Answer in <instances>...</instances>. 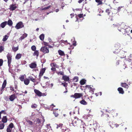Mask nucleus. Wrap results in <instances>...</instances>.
Returning a JSON list of instances; mask_svg holds the SVG:
<instances>
[{
	"label": "nucleus",
	"mask_w": 132,
	"mask_h": 132,
	"mask_svg": "<svg viewBox=\"0 0 132 132\" xmlns=\"http://www.w3.org/2000/svg\"><path fill=\"white\" fill-rule=\"evenodd\" d=\"M75 98H79L83 96V94L80 93H75Z\"/></svg>",
	"instance_id": "obj_7"
},
{
	"label": "nucleus",
	"mask_w": 132,
	"mask_h": 132,
	"mask_svg": "<svg viewBox=\"0 0 132 132\" xmlns=\"http://www.w3.org/2000/svg\"><path fill=\"white\" fill-rule=\"evenodd\" d=\"M120 46V45L119 44L116 45L115 46V47L117 49L116 50L114 51L113 52V53H114L117 54L119 52V51L118 50V49L119 48Z\"/></svg>",
	"instance_id": "obj_9"
},
{
	"label": "nucleus",
	"mask_w": 132,
	"mask_h": 132,
	"mask_svg": "<svg viewBox=\"0 0 132 132\" xmlns=\"http://www.w3.org/2000/svg\"><path fill=\"white\" fill-rule=\"evenodd\" d=\"M45 120L44 119V121H43V122L42 123V124L41 123L40 124V123L41 121L40 120V119H37V120L36 121V123L37 124H39V128H41L42 126L43 125V123L44 122Z\"/></svg>",
	"instance_id": "obj_6"
},
{
	"label": "nucleus",
	"mask_w": 132,
	"mask_h": 132,
	"mask_svg": "<svg viewBox=\"0 0 132 132\" xmlns=\"http://www.w3.org/2000/svg\"><path fill=\"white\" fill-rule=\"evenodd\" d=\"M29 66L31 68H34L36 67L37 65L35 63H32L29 65Z\"/></svg>",
	"instance_id": "obj_12"
},
{
	"label": "nucleus",
	"mask_w": 132,
	"mask_h": 132,
	"mask_svg": "<svg viewBox=\"0 0 132 132\" xmlns=\"http://www.w3.org/2000/svg\"><path fill=\"white\" fill-rule=\"evenodd\" d=\"M8 38V36L7 35H5V36H4L3 39V40L4 41H6Z\"/></svg>",
	"instance_id": "obj_35"
},
{
	"label": "nucleus",
	"mask_w": 132,
	"mask_h": 132,
	"mask_svg": "<svg viewBox=\"0 0 132 132\" xmlns=\"http://www.w3.org/2000/svg\"><path fill=\"white\" fill-rule=\"evenodd\" d=\"M78 78L77 77H75L73 79V81L75 82H77L78 81Z\"/></svg>",
	"instance_id": "obj_43"
},
{
	"label": "nucleus",
	"mask_w": 132,
	"mask_h": 132,
	"mask_svg": "<svg viewBox=\"0 0 132 132\" xmlns=\"http://www.w3.org/2000/svg\"><path fill=\"white\" fill-rule=\"evenodd\" d=\"M83 14H81L78 15V16L80 18H81L83 17Z\"/></svg>",
	"instance_id": "obj_50"
},
{
	"label": "nucleus",
	"mask_w": 132,
	"mask_h": 132,
	"mask_svg": "<svg viewBox=\"0 0 132 132\" xmlns=\"http://www.w3.org/2000/svg\"><path fill=\"white\" fill-rule=\"evenodd\" d=\"M26 121L28 122V124L30 125L31 126H32L33 124L32 122L29 120H26Z\"/></svg>",
	"instance_id": "obj_27"
},
{
	"label": "nucleus",
	"mask_w": 132,
	"mask_h": 132,
	"mask_svg": "<svg viewBox=\"0 0 132 132\" xmlns=\"http://www.w3.org/2000/svg\"><path fill=\"white\" fill-rule=\"evenodd\" d=\"M122 7H118V10H119Z\"/></svg>",
	"instance_id": "obj_63"
},
{
	"label": "nucleus",
	"mask_w": 132,
	"mask_h": 132,
	"mask_svg": "<svg viewBox=\"0 0 132 132\" xmlns=\"http://www.w3.org/2000/svg\"><path fill=\"white\" fill-rule=\"evenodd\" d=\"M50 124H47L46 125V127H47V128H48V126H50Z\"/></svg>",
	"instance_id": "obj_61"
},
{
	"label": "nucleus",
	"mask_w": 132,
	"mask_h": 132,
	"mask_svg": "<svg viewBox=\"0 0 132 132\" xmlns=\"http://www.w3.org/2000/svg\"><path fill=\"white\" fill-rule=\"evenodd\" d=\"M53 113L54 114V115L55 116V117H57L58 116V114L57 113H54V112H53Z\"/></svg>",
	"instance_id": "obj_55"
},
{
	"label": "nucleus",
	"mask_w": 132,
	"mask_h": 132,
	"mask_svg": "<svg viewBox=\"0 0 132 132\" xmlns=\"http://www.w3.org/2000/svg\"><path fill=\"white\" fill-rule=\"evenodd\" d=\"M12 130V129L11 128V129L9 127H7L6 131L7 132H11V130Z\"/></svg>",
	"instance_id": "obj_44"
},
{
	"label": "nucleus",
	"mask_w": 132,
	"mask_h": 132,
	"mask_svg": "<svg viewBox=\"0 0 132 132\" xmlns=\"http://www.w3.org/2000/svg\"><path fill=\"white\" fill-rule=\"evenodd\" d=\"M40 51L45 54L48 53L49 52L48 48L45 46L42 47L40 49Z\"/></svg>",
	"instance_id": "obj_4"
},
{
	"label": "nucleus",
	"mask_w": 132,
	"mask_h": 132,
	"mask_svg": "<svg viewBox=\"0 0 132 132\" xmlns=\"http://www.w3.org/2000/svg\"><path fill=\"white\" fill-rule=\"evenodd\" d=\"M53 83H52L50 84H49L50 87L51 88L53 86Z\"/></svg>",
	"instance_id": "obj_57"
},
{
	"label": "nucleus",
	"mask_w": 132,
	"mask_h": 132,
	"mask_svg": "<svg viewBox=\"0 0 132 132\" xmlns=\"http://www.w3.org/2000/svg\"><path fill=\"white\" fill-rule=\"evenodd\" d=\"M1 112V114L2 113H5V112L4 111V110L2 111L1 112Z\"/></svg>",
	"instance_id": "obj_60"
},
{
	"label": "nucleus",
	"mask_w": 132,
	"mask_h": 132,
	"mask_svg": "<svg viewBox=\"0 0 132 132\" xmlns=\"http://www.w3.org/2000/svg\"><path fill=\"white\" fill-rule=\"evenodd\" d=\"M39 55V52L38 51L36 50L34 52L33 54L34 56H36L37 57Z\"/></svg>",
	"instance_id": "obj_18"
},
{
	"label": "nucleus",
	"mask_w": 132,
	"mask_h": 132,
	"mask_svg": "<svg viewBox=\"0 0 132 132\" xmlns=\"http://www.w3.org/2000/svg\"><path fill=\"white\" fill-rule=\"evenodd\" d=\"M62 78L63 80L66 81H68L69 80V77L66 76H64L62 77Z\"/></svg>",
	"instance_id": "obj_14"
},
{
	"label": "nucleus",
	"mask_w": 132,
	"mask_h": 132,
	"mask_svg": "<svg viewBox=\"0 0 132 132\" xmlns=\"http://www.w3.org/2000/svg\"><path fill=\"white\" fill-rule=\"evenodd\" d=\"M51 70L53 71H55L56 70V68L54 67H52L51 69Z\"/></svg>",
	"instance_id": "obj_54"
},
{
	"label": "nucleus",
	"mask_w": 132,
	"mask_h": 132,
	"mask_svg": "<svg viewBox=\"0 0 132 132\" xmlns=\"http://www.w3.org/2000/svg\"><path fill=\"white\" fill-rule=\"evenodd\" d=\"M7 121V118L6 116L3 117L2 119V121L3 123H6Z\"/></svg>",
	"instance_id": "obj_17"
},
{
	"label": "nucleus",
	"mask_w": 132,
	"mask_h": 132,
	"mask_svg": "<svg viewBox=\"0 0 132 132\" xmlns=\"http://www.w3.org/2000/svg\"><path fill=\"white\" fill-rule=\"evenodd\" d=\"M6 56L7 59L8 65L9 67L10 68L11 65L10 64L11 61L12 56L10 53H8Z\"/></svg>",
	"instance_id": "obj_3"
},
{
	"label": "nucleus",
	"mask_w": 132,
	"mask_h": 132,
	"mask_svg": "<svg viewBox=\"0 0 132 132\" xmlns=\"http://www.w3.org/2000/svg\"><path fill=\"white\" fill-rule=\"evenodd\" d=\"M57 73L58 75H64L63 72L61 71L57 72Z\"/></svg>",
	"instance_id": "obj_45"
},
{
	"label": "nucleus",
	"mask_w": 132,
	"mask_h": 132,
	"mask_svg": "<svg viewBox=\"0 0 132 132\" xmlns=\"http://www.w3.org/2000/svg\"><path fill=\"white\" fill-rule=\"evenodd\" d=\"M7 127L10 128L11 129V128L12 129L13 127V124L12 123H11Z\"/></svg>",
	"instance_id": "obj_38"
},
{
	"label": "nucleus",
	"mask_w": 132,
	"mask_h": 132,
	"mask_svg": "<svg viewBox=\"0 0 132 132\" xmlns=\"http://www.w3.org/2000/svg\"><path fill=\"white\" fill-rule=\"evenodd\" d=\"M126 57V56L125 55V56H124V55H123L122 56H121V58H125V57Z\"/></svg>",
	"instance_id": "obj_62"
},
{
	"label": "nucleus",
	"mask_w": 132,
	"mask_h": 132,
	"mask_svg": "<svg viewBox=\"0 0 132 132\" xmlns=\"http://www.w3.org/2000/svg\"><path fill=\"white\" fill-rule=\"evenodd\" d=\"M31 50L33 51H35L36 50V47L34 45L32 46L31 47Z\"/></svg>",
	"instance_id": "obj_39"
},
{
	"label": "nucleus",
	"mask_w": 132,
	"mask_h": 132,
	"mask_svg": "<svg viewBox=\"0 0 132 132\" xmlns=\"http://www.w3.org/2000/svg\"><path fill=\"white\" fill-rule=\"evenodd\" d=\"M44 36L43 34H42L39 36V38L41 40H43L44 38Z\"/></svg>",
	"instance_id": "obj_33"
},
{
	"label": "nucleus",
	"mask_w": 132,
	"mask_h": 132,
	"mask_svg": "<svg viewBox=\"0 0 132 132\" xmlns=\"http://www.w3.org/2000/svg\"><path fill=\"white\" fill-rule=\"evenodd\" d=\"M3 63V61L2 59H0V66L2 65Z\"/></svg>",
	"instance_id": "obj_48"
},
{
	"label": "nucleus",
	"mask_w": 132,
	"mask_h": 132,
	"mask_svg": "<svg viewBox=\"0 0 132 132\" xmlns=\"http://www.w3.org/2000/svg\"><path fill=\"white\" fill-rule=\"evenodd\" d=\"M118 90L119 91V93L123 94L124 93V91L123 89L121 87H119L118 89Z\"/></svg>",
	"instance_id": "obj_21"
},
{
	"label": "nucleus",
	"mask_w": 132,
	"mask_h": 132,
	"mask_svg": "<svg viewBox=\"0 0 132 132\" xmlns=\"http://www.w3.org/2000/svg\"><path fill=\"white\" fill-rule=\"evenodd\" d=\"M37 107V105L35 104H33L31 106V107L32 108H36Z\"/></svg>",
	"instance_id": "obj_47"
},
{
	"label": "nucleus",
	"mask_w": 132,
	"mask_h": 132,
	"mask_svg": "<svg viewBox=\"0 0 132 132\" xmlns=\"http://www.w3.org/2000/svg\"><path fill=\"white\" fill-rule=\"evenodd\" d=\"M95 1L96 2L98 3L97 5H101L102 4V0H95Z\"/></svg>",
	"instance_id": "obj_29"
},
{
	"label": "nucleus",
	"mask_w": 132,
	"mask_h": 132,
	"mask_svg": "<svg viewBox=\"0 0 132 132\" xmlns=\"http://www.w3.org/2000/svg\"><path fill=\"white\" fill-rule=\"evenodd\" d=\"M83 1V0H79V1H78V2L80 3L82 2Z\"/></svg>",
	"instance_id": "obj_58"
},
{
	"label": "nucleus",
	"mask_w": 132,
	"mask_h": 132,
	"mask_svg": "<svg viewBox=\"0 0 132 132\" xmlns=\"http://www.w3.org/2000/svg\"><path fill=\"white\" fill-rule=\"evenodd\" d=\"M7 24V22L5 21L2 23L0 24V26L2 28H4Z\"/></svg>",
	"instance_id": "obj_15"
},
{
	"label": "nucleus",
	"mask_w": 132,
	"mask_h": 132,
	"mask_svg": "<svg viewBox=\"0 0 132 132\" xmlns=\"http://www.w3.org/2000/svg\"><path fill=\"white\" fill-rule=\"evenodd\" d=\"M10 90H12L13 91H14V88L12 87H10Z\"/></svg>",
	"instance_id": "obj_56"
},
{
	"label": "nucleus",
	"mask_w": 132,
	"mask_h": 132,
	"mask_svg": "<svg viewBox=\"0 0 132 132\" xmlns=\"http://www.w3.org/2000/svg\"><path fill=\"white\" fill-rule=\"evenodd\" d=\"M45 70V68H43L42 69V70L40 71L39 75V76H42L44 73Z\"/></svg>",
	"instance_id": "obj_13"
},
{
	"label": "nucleus",
	"mask_w": 132,
	"mask_h": 132,
	"mask_svg": "<svg viewBox=\"0 0 132 132\" xmlns=\"http://www.w3.org/2000/svg\"><path fill=\"white\" fill-rule=\"evenodd\" d=\"M106 13H108V14L110 13V10L109 9H107L106 10Z\"/></svg>",
	"instance_id": "obj_52"
},
{
	"label": "nucleus",
	"mask_w": 132,
	"mask_h": 132,
	"mask_svg": "<svg viewBox=\"0 0 132 132\" xmlns=\"http://www.w3.org/2000/svg\"><path fill=\"white\" fill-rule=\"evenodd\" d=\"M34 91L36 94L39 96H46V93H42L38 90L35 89Z\"/></svg>",
	"instance_id": "obj_2"
},
{
	"label": "nucleus",
	"mask_w": 132,
	"mask_h": 132,
	"mask_svg": "<svg viewBox=\"0 0 132 132\" xmlns=\"http://www.w3.org/2000/svg\"><path fill=\"white\" fill-rule=\"evenodd\" d=\"M7 23L9 26H11L13 24V22L10 19L7 22Z\"/></svg>",
	"instance_id": "obj_24"
},
{
	"label": "nucleus",
	"mask_w": 132,
	"mask_h": 132,
	"mask_svg": "<svg viewBox=\"0 0 132 132\" xmlns=\"http://www.w3.org/2000/svg\"><path fill=\"white\" fill-rule=\"evenodd\" d=\"M85 124L83 122H81V125L80 126V128L83 129V130H85Z\"/></svg>",
	"instance_id": "obj_20"
},
{
	"label": "nucleus",
	"mask_w": 132,
	"mask_h": 132,
	"mask_svg": "<svg viewBox=\"0 0 132 132\" xmlns=\"http://www.w3.org/2000/svg\"><path fill=\"white\" fill-rule=\"evenodd\" d=\"M105 111H106V112H111L112 111L111 110H109V109H106L105 110Z\"/></svg>",
	"instance_id": "obj_51"
},
{
	"label": "nucleus",
	"mask_w": 132,
	"mask_h": 132,
	"mask_svg": "<svg viewBox=\"0 0 132 132\" xmlns=\"http://www.w3.org/2000/svg\"><path fill=\"white\" fill-rule=\"evenodd\" d=\"M15 95L14 94L10 96V99L11 101H12L15 99Z\"/></svg>",
	"instance_id": "obj_16"
},
{
	"label": "nucleus",
	"mask_w": 132,
	"mask_h": 132,
	"mask_svg": "<svg viewBox=\"0 0 132 132\" xmlns=\"http://www.w3.org/2000/svg\"><path fill=\"white\" fill-rule=\"evenodd\" d=\"M58 53L61 56H63L65 55L64 52L61 50H60L58 51Z\"/></svg>",
	"instance_id": "obj_28"
},
{
	"label": "nucleus",
	"mask_w": 132,
	"mask_h": 132,
	"mask_svg": "<svg viewBox=\"0 0 132 132\" xmlns=\"http://www.w3.org/2000/svg\"><path fill=\"white\" fill-rule=\"evenodd\" d=\"M86 87L88 88H90V90L92 92H94V89H93L92 88L90 87V86L89 85H86Z\"/></svg>",
	"instance_id": "obj_36"
},
{
	"label": "nucleus",
	"mask_w": 132,
	"mask_h": 132,
	"mask_svg": "<svg viewBox=\"0 0 132 132\" xmlns=\"http://www.w3.org/2000/svg\"><path fill=\"white\" fill-rule=\"evenodd\" d=\"M4 49V48L2 46H0V53Z\"/></svg>",
	"instance_id": "obj_46"
},
{
	"label": "nucleus",
	"mask_w": 132,
	"mask_h": 132,
	"mask_svg": "<svg viewBox=\"0 0 132 132\" xmlns=\"http://www.w3.org/2000/svg\"><path fill=\"white\" fill-rule=\"evenodd\" d=\"M80 103L82 104L86 105L87 104V103L84 100H82L80 101Z\"/></svg>",
	"instance_id": "obj_22"
},
{
	"label": "nucleus",
	"mask_w": 132,
	"mask_h": 132,
	"mask_svg": "<svg viewBox=\"0 0 132 132\" xmlns=\"http://www.w3.org/2000/svg\"><path fill=\"white\" fill-rule=\"evenodd\" d=\"M48 43L46 42H44V44L45 46H48Z\"/></svg>",
	"instance_id": "obj_53"
},
{
	"label": "nucleus",
	"mask_w": 132,
	"mask_h": 132,
	"mask_svg": "<svg viewBox=\"0 0 132 132\" xmlns=\"http://www.w3.org/2000/svg\"><path fill=\"white\" fill-rule=\"evenodd\" d=\"M24 84L27 85H28L29 83V80L28 79H25L23 81Z\"/></svg>",
	"instance_id": "obj_26"
},
{
	"label": "nucleus",
	"mask_w": 132,
	"mask_h": 132,
	"mask_svg": "<svg viewBox=\"0 0 132 132\" xmlns=\"http://www.w3.org/2000/svg\"><path fill=\"white\" fill-rule=\"evenodd\" d=\"M21 54H18L16 55L15 57V59H19L21 58Z\"/></svg>",
	"instance_id": "obj_25"
},
{
	"label": "nucleus",
	"mask_w": 132,
	"mask_h": 132,
	"mask_svg": "<svg viewBox=\"0 0 132 132\" xmlns=\"http://www.w3.org/2000/svg\"><path fill=\"white\" fill-rule=\"evenodd\" d=\"M126 26L125 24H122L120 26V27H118V29L119 31L122 32L123 34L128 32L129 31V29L127 27L125 28V26Z\"/></svg>",
	"instance_id": "obj_1"
},
{
	"label": "nucleus",
	"mask_w": 132,
	"mask_h": 132,
	"mask_svg": "<svg viewBox=\"0 0 132 132\" xmlns=\"http://www.w3.org/2000/svg\"><path fill=\"white\" fill-rule=\"evenodd\" d=\"M27 36V34L26 33H24L23 34L22 36H21L19 38V40H21L23 39L24 38L26 37Z\"/></svg>",
	"instance_id": "obj_11"
},
{
	"label": "nucleus",
	"mask_w": 132,
	"mask_h": 132,
	"mask_svg": "<svg viewBox=\"0 0 132 132\" xmlns=\"http://www.w3.org/2000/svg\"><path fill=\"white\" fill-rule=\"evenodd\" d=\"M114 125H116V127H118L119 125H118L115 124Z\"/></svg>",
	"instance_id": "obj_64"
},
{
	"label": "nucleus",
	"mask_w": 132,
	"mask_h": 132,
	"mask_svg": "<svg viewBox=\"0 0 132 132\" xmlns=\"http://www.w3.org/2000/svg\"><path fill=\"white\" fill-rule=\"evenodd\" d=\"M75 94H74V95H71V97H73V98H75Z\"/></svg>",
	"instance_id": "obj_59"
},
{
	"label": "nucleus",
	"mask_w": 132,
	"mask_h": 132,
	"mask_svg": "<svg viewBox=\"0 0 132 132\" xmlns=\"http://www.w3.org/2000/svg\"><path fill=\"white\" fill-rule=\"evenodd\" d=\"M28 78L30 80L32 81L33 82H35V79L32 76H30L28 77Z\"/></svg>",
	"instance_id": "obj_30"
},
{
	"label": "nucleus",
	"mask_w": 132,
	"mask_h": 132,
	"mask_svg": "<svg viewBox=\"0 0 132 132\" xmlns=\"http://www.w3.org/2000/svg\"><path fill=\"white\" fill-rule=\"evenodd\" d=\"M25 75H21L19 77V79L21 81H23L24 80V76H25Z\"/></svg>",
	"instance_id": "obj_19"
},
{
	"label": "nucleus",
	"mask_w": 132,
	"mask_h": 132,
	"mask_svg": "<svg viewBox=\"0 0 132 132\" xmlns=\"http://www.w3.org/2000/svg\"><path fill=\"white\" fill-rule=\"evenodd\" d=\"M12 49L14 52L16 51L18 49V47H14V46L12 47Z\"/></svg>",
	"instance_id": "obj_32"
},
{
	"label": "nucleus",
	"mask_w": 132,
	"mask_h": 132,
	"mask_svg": "<svg viewBox=\"0 0 132 132\" xmlns=\"http://www.w3.org/2000/svg\"><path fill=\"white\" fill-rule=\"evenodd\" d=\"M127 60L129 61V62H131L132 60L131 54H130L129 56H128V58L127 59Z\"/></svg>",
	"instance_id": "obj_31"
},
{
	"label": "nucleus",
	"mask_w": 132,
	"mask_h": 132,
	"mask_svg": "<svg viewBox=\"0 0 132 132\" xmlns=\"http://www.w3.org/2000/svg\"><path fill=\"white\" fill-rule=\"evenodd\" d=\"M6 84V80H5L1 88V91L3 90V89L5 87Z\"/></svg>",
	"instance_id": "obj_10"
},
{
	"label": "nucleus",
	"mask_w": 132,
	"mask_h": 132,
	"mask_svg": "<svg viewBox=\"0 0 132 132\" xmlns=\"http://www.w3.org/2000/svg\"><path fill=\"white\" fill-rule=\"evenodd\" d=\"M24 26V25L23 24L22 22H20L16 24L15 26V28L17 29H19L23 27Z\"/></svg>",
	"instance_id": "obj_5"
},
{
	"label": "nucleus",
	"mask_w": 132,
	"mask_h": 132,
	"mask_svg": "<svg viewBox=\"0 0 132 132\" xmlns=\"http://www.w3.org/2000/svg\"><path fill=\"white\" fill-rule=\"evenodd\" d=\"M67 84L66 83H64L62 82L61 83V85H63V86L65 87H66L67 86Z\"/></svg>",
	"instance_id": "obj_49"
},
{
	"label": "nucleus",
	"mask_w": 132,
	"mask_h": 132,
	"mask_svg": "<svg viewBox=\"0 0 132 132\" xmlns=\"http://www.w3.org/2000/svg\"><path fill=\"white\" fill-rule=\"evenodd\" d=\"M71 41L73 43L72 44L74 46H76V42L75 41L74 38H73V39L71 40Z\"/></svg>",
	"instance_id": "obj_34"
},
{
	"label": "nucleus",
	"mask_w": 132,
	"mask_h": 132,
	"mask_svg": "<svg viewBox=\"0 0 132 132\" xmlns=\"http://www.w3.org/2000/svg\"><path fill=\"white\" fill-rule=\"evenodd\" d=\"M4 126V123H2L0 124V129H3Z\"/></svg>",
	"instance_id": "obj_42"
},
{
	"label": "nucleus",
	"mask_w": 132,
	"mask_h": 132,
	"mask_svg": "<svg viewBox=\"0 0 132 132\" xmlns=\"http://www.w3.org/2000/svg\"><path fill=\"white\" fill-rule=\"evenodd\" d=\"M121 86L123 87H124L126 88H128V86L126 83H122L121 84Z\"/></svg>",
	"instance_id": "obj_23"
},
{
	"label": "nucleus",
	"mask_w": 132,
	"mask_h": 132,
	"mask_svg": "<svg viewBox=\"0 0 132 132\" xmlns=\"http://www.w3.org/2000/svg\"><path fill=\"white\" fill-rule=\"evenodd\" d=\"M56 125H57V126L56 127V128L58 129L60 127L61 128L62 126L63 125V124L62 123H60L59 124V125H58L57 124H56Z\"/></svg>",
	"instance_id": "obj_41"
},
{
	"label": "nucleus",
	"mask_w": 132,
	"mask_h": 132,
	"mask_svg": "<svg viewBox=\"0 0 132 132\" xmlns=\"http://www.w3.org/2000/svg\"><path fill=\"white\" fill-rule=\"evenodd\" d=\"M17 7L16 4H12L10 6V10L13 11Z\"/></svg>",
	"instance_id": "obj_8"
},
{
	"label": "nucleus",
	"mask_w": 132,
	"mask_h": 132,
	"mask_svg": "<svg viewBox=\"0 0 132 132\" xmlns=\"http://www.w3.org/2000/svg\"><path fill=\"white\" fill-rule=\"evenodd\" d=\"M51 7V5H50L47 7H44V8H42L41 10L43 11L47 9H49V8Z\"/></svg>",
	"instance_id": "obj_40"
},
{
	"label": "nucleus",
	"mask_w": 132,
	"mask_h": 132,
	"mask_svg": "<svg viewBox=\"0 0 132 132\" xmlns=\"http://www.w3.org/2000/svg\"><path fill=\"white\" fill-rule=\"evenodd\" d=\"M80 83L81 85H83L85 83V81L84 80H82L80 81Z\"/></svg>",
	"instance_id": "obj_37"
}]
</instances>
